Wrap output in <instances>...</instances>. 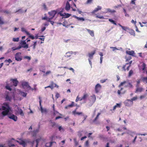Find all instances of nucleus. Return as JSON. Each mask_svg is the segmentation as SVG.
<instances>
[{
    "label": "nucleus",
    "mask_w": 147,
    "mask_h": 147,
    "mask_svg": "<svg viewBox=\"0 0 147 147\" xmlns=\"http://www.w3.org/2000/svg\"><path fill=\"white\" fill-rule=\"evenodd\" d=\"M40 138H38L35 141L36 143V147H38V143L40 141Z\"/></svg>",
    "instance_id": "42"
},
{
    "label": "nucleus",
    "mask_w": 147,
    "mask_h": 147,
    "mask_svg": "<svg viewBox=\"0 0 147 147\" xmlns=\"http://www.w3.org/2000/svg\"><path fill=\"white\" fill-rule=\"evenodd\" d=\"M22 53L21 52L17 53L15 55V60L17 61H21L22 59V57L21 55Z\"/></svg>",
    "instance_id": "2"
},
{
    "label": "nucleus",
    "mask_w": 147,
    "mask_h": 147,
    "mask_svg": "<svg viewBox=\"0 0 147 147\" xmlns=\"http://www.w3.org/2000/svg\"><path fill=\"white\" fill-rule=\"evenodd\" d=\"M95 53V51H92L91 53H88V55L89 59H93V56Z\"/></svg>",
    "instance_id": "12"
},
{
    "label": "nucleus",
    "mask_w": 147,
    "mask_h": 147,
    "mask_svg": "<svg viewBox=\"0 0 147 147\" xmlns=\"http://www.w3.org/2000/svg\"><path fill=\"white\" fill-rule=\"evenodd\" d=\"M51 73V71H47L45 74H43V76H46L48 75L49 74Z\"/></svg>",
    "instance_id": "50"
},
{
    "label": "nucleus",
    "mask_w": 147,
    "mask_h": 147,
    "mask_svg": "<svg viewBox=\"0 0 147 147\" xmlns=\"http://www.w3.org/2000/svg\"><path fill=\"white\" fill-rule=\"evenodd\" d=\"M101 87V86L99 84H97L95 86V90L96 93L99 92Z\"/></svg>",
    "instance_id": "7"
},
{
    "label": "nucleus",
    "mask_w": 147,
    "mask_h": 147,
    "mask_svg": "<svg viewBox=\"0 0 147 147\" xmlns=\"http://www.w3.org/2000/svg\"><path fill=\"white\" fill-rule=\"evenodd\" d=\"M33 44L32 45H30V47H32L33 49H35L36 46L37 45V41H36L35 42H33Z\"/></svg>",
    "instance_id": "26"
},
{
    "label": "nucleus",
    "mask_w": 147,
    "mask_h": 147,
    "mask_svg": "<svg viewBox=\"0 0 147 147\" xmlns=\"http://www.w3.org/2000/svg\"><path fill=\"white\" fill-rule=\"evenodd\" d=\"M91 97L90 100L91 102H92L93 103H94L96 99L95 95L93 94L91 96Z\"/></svg>",
    "instance_id": "17"
},
{
    "label": "nucleus",
    "mask_w": 147,
    "mask_h": 147,
    "mask_svg": "<svg viewBox=\"0 0 147 147\" xmlns=\"http://www.w3.org/2000/svg\"><path fill=\"white\" fill-rule=\"evenodd\" d=\"M123 11L125 13V16L126 17H129V15L127 13L126 10L124 8H123Z\"/></svg>",
    "instance_id": "41"
},
{
    "label": "nucleus",
    "mask_w": 147,
    "mask_h": 147,
    "mask_svg": "<svg viewBox=\"0 0 147 147\" xmlns=\"http://www.w3.org/2000/svg\"><path fill=\"white\" fill-rule=\"evenodd\" d=\"M50 88L51 89H53V86H52V85L51 84V85L47 87H45V88L46 89L47 88Z\"/></svg>",
    "instance_id": "60"
},
{
    "label": "nucleus",
    "mask_w": 147,
    "mask_h": 147,
    "mask_svg": "<svg viewBox=\"0 0 147 147\" xmlns=\"http://www.w3.org/2000/svg\"><path fill=\"white\" fill-rule=\"evenodd\" d=\"M118 25L121 27L122 29L125 31H126L127 30H129V28L126 26H124L121 25L119 23Z\"/></svg>",
    "instance_id": "21"
},
{
    "label": "nucleus",
    "mask_w": 147,
    "mask_h": 147,
    "mask_svg": "<svg viewBox=\"0 0 147 147\" xmlns=\"http://www.w3.org/2000/svg\"><path fill=\"white\" fill-rule=\"evenodd\" d=\"M37 134V132H36L35 130H34L32 132V134L33 136H36V135Z\"/></svg>",
    "instance_id": "48"
},
{
    "label": "nucleus",
    "mask_w": 147,
    "mask_h": 147,
    "mask_svg": "<svg viewBox=\"0 0 147 147\" xmlns=\"http://www.w3.org/2000/svg\"><path fill=\"white\" fill-rule=\"evenodd\" d=\"M22 85L23 87L24 88V87L27 88L28 86V83L27 82H23L22 83Z\"/></svg>",
    "instance_id": "22"
},
{
    "label": "nucleus",
    "mask_w": 147,
    "mask_h": 147,
    "mask_svg": "<svg viewBox=\"0 0 147 147\" xmlns=\"http://www.w3.org/2000/svg\"><path fill=\"white\" fill-rule=\"evenodd\" d=\"M27 35L28 36L29 38H31L32 40L35 38V37L33 35L30 34L29 32V34Z\"/></svg>",
    "instance_id": "45"
},
{
    "label": "nucleus",
    "mask_w": 147,
    "mask_h": 147,
    "mask_svg": "<svg viewBox=\"0 0 147 147\" xmlns=\"http://www.w3.org/2000/svg\"><path fill=\"white\" fill-rule=\"evenodd\" d=\"M19 94L24 97H26L27 94V93L21 91L20 92Z\"/></svg>",
    "instance_id": "28"
},
{
    "label": "nucleus",
    "mask_w": 147,
    "mask_h": 147,
    "mask_svg": "<svg viewBox=\"0 0 147 147\" xmlns=\"http://www.w3.org/2000/svg\"><path fill=\"white\" fill-rule=\"evenodd\" d=\"M21 31L23 32H25L26 34H29V32L26 30L24 28H21Z\"/></svg>",
    "instance_id": "37"
},
{
    "label": "nucleus",
    "mask_w": 147,
    "mask_h": 147,
    "mask_svg": "<svg viewBox=\"0 0 147 147\" xmlns=\"http://www.w3.org/2000/svg\"><path fill=\"white\" fill-rule=\"evenodd\" d=\"M53 114L54 115H60L61 116H62V114L59 113L57 111L54 110L53 111Z\"/></svg>",
    "instance_id": "27"
},
{
    "label": "nucleus",
    "mask_w": 147,
    "mask_h": 147,
    "mask_svg": "<svg viewBox=\"0 0 147 147\" xmlns=\"http://www.w3.org/2000/svg\"><path fill=\"white\" fill-rule=\"evenodd\" d=\"M52 144V142H50L49 143H47L46 144V147H51Z\"/></svg>",
    "instance_id": "39"
},
{
    "label": "nucleus",
    "mask_w": 147,
    "mask_h": 147,
    "mask_svg": "<svg viewBox=\"0 0 147 147\" xmlns=\"http://www.w3.org/2000/svg\"><path fill=\"white\" fill-rule=\"evenodd\" d=\"M4 20L3 17H0V25L4 24Z\"/></svg>",
    "instance_id": "36"
},
{
    "label": "nucleus",
    "mask_w": 147,
    "mask_h": 147,
    "mask_svg": "<svg viewBox=\"0 0 147 147\" xmlns=\"http://www.w3.org/2000/svg\"><path fill=\"white\" fill-rule=\"evenodd\" d=\"M106 10H107V11L105 12H104L105 13H107V12H110L111 13H113L115 12V11L114 10H111L109 8H107L106 9Z\"/></svg>",
    "instance_id": "19"
},
{
    "label": "nucleus",
    "mask_w": 147,
    "mask_h": 147,
    "mask_svg": "<svg viewBox=\"0 0 147 147\" xmlns=\"http://www.w3.org/2000/svg\"><path fill=\"white\" fill-rule=\"evenodd\" d=\"M141 79L144 82L147 83V77H142L141 78Z\"/></svg>",
    "instance_id": "30"
},
{
    "label": "nucleus",
    "mask_w": 147,
    "mask_h": 147,
    "mask_svg": "<svg viewBox=\"0 0 147 147\" xmlns=\"http://www.w3.org/2000/svg\"><path fill=\"white\" fill-rule=\"evenodd\" d=\"M72 113L74 115H75V114H77L78 115H82V112H76V111H73L72 112Z\"/></svg>",
    "instance_id": "35"
},
{
    "label": "nucleus",
    "mask_w": 147,
    "mask_h": 147,
    "mask_svg": "<svg viewBox=\"0 0 147 147\" xmlns=\"http://www.w3.org/2000/svg\"><path fill=\"white\" fill-rule=\"evenodd\" d=\"M19 38H13L12 39V40L14 42H18L19 41Z\"/></svg>",
    "instance_id": "47"
},
{
    "label": "nucleus",
    "mask_w": 147,
    "mask_h": 147,
    "mask_svg": "<svg viewBox=\"0 0 147 147\" xmlns=\"http://www.w3.org/2000/svg\"><path fill=\"white\" fill-rule=\"evenodd\" d=\"M96 17L98 18H99L101 19H105V18L103 16H100L99 15H97L96 16Z\"/></svg>",
    "instance_id": "55"
},
{
    "label": "nucleus",
    "mask_w": 147,
    "mask_h": 147,
    "mask_svg": "<svg viewBox=\"0 0 147 147\" xmlns=\"http://www.w3.org/2000/svg\"><path fill=\"white\" fill-rule=\"evenodd\" d=\"M5 99L6 100L10 101L11 100V98L7 95L6 96Z\"/></svg>",
    "instance_id": "44"
},
{
    "label": "nucleus",
    "mask_w": 147,
    "mask_h": 147,
    "mask_svg": "<svg viewBox=\"0 0 147 147\" xmlns=\"http://www.w3.org/2000/svg\"><path fill=\"white\" fill-rule=\"evenodd\" d=\"M5 63H8V64H6L7 65H9V63L12 62V61L10 59H8V60H6L5 61Z\"/></svg>",
    "instance_id": "32"
},
{
    "label": "nucleus",
    "mask_w": 147,
    "mask_h": 147,
    "mask_svg": "<svg viewBox=\"0 0 147 147\" xmlns=\"http://www.w3.org/2000/svg\"><path fill=\"white\" fill-rule=\"evenodd\" d=\"M137 99V96H136L131 98V99H130V100L131 102H133V101L135 100H136Z\"/></svg>",
    "instance_id": "49"
},
{
    "label": "nucleus",
    "mask_w": 147,
    "mask_h": 147,
    "mask_svg": "<svg viewBox=\"0 0 147 147\" xmlns=\"http://www.w3.org/2000/svg\"><path fill=\"white\" fill-rule=\"evenodd\" d=\"M109 21L112 23V24H114L115 25H117V24L114 21V20H113L112 19H109Z\"/></svg>",
    "instance_id": "38"
},
{
    "label": "nucleus",
    "mask_w": 147,
    "mask_h": 147,
    "mask_svg": "<svg viewBox=\"0 0 147 147\" xmlns=\"http://www.w3.org/2000/svg\"><path fill=\"white\" fill-rule=\"evenodd\" d=\"M5 88L9 90V91L11 90L12 89L10 88V87L9 86L7 85L6 86Z\"/></svg>",
    "instance_id": "57"
},
{
    "label": "nucleus",
    "mask_w": 147,
    "mask_h": 147,
    "mask_svg": "<svg viewBox=\"0 0 147 147\" xmlns=\"http://www.w3.org/2000/svg\"><path fill=\"white\" fill-rule=\"evenodd\" d=\"M72 51L67 52L65 54V57H70L72 55Z\"/></svg>",
    "instance_id": "24"
},
{
    "label": "nucleus",
    "mask_w": 147,
    "mask_h": 147,
    "mask_svg": "<svg viewBox=\"0 0 147 147\" xmlns=\"http://www.w3.org/2000/svg\"><path fill=\"white\" fill-rule=\"evenodd\" d=\"M133 103V102H131L130 99H127L124 102L125 106L128 107H130L132 105Z\"/></svg>",
    "instance_id": "6"
},
{
    "label": "nucleus",
    "mask_w": 147,
    "mask_h": 147,
    "mask_svg": "<svg viewBox=\"0 0 147 147\" xmlns=\"http://www.w3.org/2000/svg\"><path fill=\"white\" fill-rule=\"evenodd\" d=\"M24 58L25 59H28L29 61L31 59L30 57L28 56H25L24 57Z\"/></svg>",
    "instance_id": "53"
},
{
    "label": "nucleus",
    "mask_w": 147,
    "mask_h": 147,
    "mask_svg": "<svg viewBox=\"0 0 147 147\" xmlns=\"http://www.w3.org/2000/svg\"><path fill=\"white\" fill-rule=\"evenodd\" d=\"M57 12L55 10L52 11L51 12H49L48 13L49 15L50 16H53V17H54L55 15L56 14Z\"/></svg>",
    "instance_id": "10"
},
{
    "label": "nucleus",
    "mask_w": 147,
    "mask_h": 147,
    "mask_svg": "<svg viewBox=\"0 0 147 147\" xmlns=\"http://www.w3.org/2000/svg\"><path fill=\"white\" fill-rule=\"evenodd\" d=\"M18 110L20 114L22 116H23L24 115V113L22 109L18 108Z\"/></svg>",
    "instance_id": "33"
},
{
    "label": "nucleus",
    "mask_w": 147,
    "mask_h": 147,
    "mask_svg": "<svg viewBox=\"0 0 147 147\" xmlns=\"http://www.w3.org/2000/svg\"><path fill=\"white\" fill-rule=\"evenodd\" d=\"M71 16V14H69L68 13H66V15H65V17H63L62 18H67Z\"/></svg>",
    "instance_id": "46"
},
{
    "label": "nucleus",
    "mask_w": 147,
    "mask_h": 147,
    "mask_svg": "<svg viewBox=\"0 0 147 147\" xmlns=\"http://www.w3.org/2000/svg\"><path fill=\"white\" fill-rule=\"evenodd\" d=\"M22 48H23L25 49H27L28 47V44H26L25 45H22Z\"/></svg>",
    "instance_id": "54"
},
{
    "label": "nucleus",
    "mask_w": 147,
    "mask_h": 147,
    "mask_svg": "<svg viewBox=\"0 0 147 147\" xmlns=\"http://www.w3.org/2000/svg\"><path fill=\"white\" fill-rule=\"evenodd\" d=\"M86 30L88 32V33L90 34L92 37H93L94 36V32L93 30H91L90 29H88L86 28L85 29V30Z\"/></svg>",
    "instance_id": "9"
},
{
    "label": "nucleus",
    "mask_w": 147,
    "mask_h": 147,
    "mask_svg": "<svg viewBox=\"0 0 147 147\" xmlns=\"http://www.w3.org/2000/svg\"><path fill=\"white\" fill-rule=\"evenodd\" d=\"M59 96H60L59 94L57 92L56 93V95H55V97L57 99V98H58L59 97Z\"/></svg>",
    "instance_id": "64"
},
{
    "label": "nucleus",
    "mask_w": 147,
    "mask_h": 147,
    "mask_svg": "<svg viewBox=\"0 0 147 147\" xmlns=\"http://www.w3.org/2000/svg\"><path fill=\"white\" fill-rule=\"evenodd\" d=\"M20 44L21 45H22L27 44L25 40H21L20 42Z\"/></svg>",
    "instance_id": "40"
},
{
    "label": "nucleus",
    "mask_w": 147,
    "mask_h": 147,
    "mask_svg": "<svg viewBox=\"0 0 147 147\" xmlns=\"http://www.w3.org/2000/svg\"><path fill=\"white\" fill-rule=\"evenodd\" d=\"M88 96L87 94H84L83 96L81 97L80 100H85L88 97Z\"/></svg>",
    "instance_id": "20"
},
{
    "label": "nucleus",
    "mask_w": 147,
    "mask_h": 147,
    "mask_svg": "<svg viewBox=\"0 0 147 147\" xmlns=\"http://www.w3.org/2000/svg\"><path fill=\"white\" fill-rule=\"evenodd\" d=\"M51 125L54 128L57 127L58 126V124L55 123L54 122H52L51 121H50Z\"/></svg>",
    "instance_id": "18"
},
{
    "label": "nucleus",
    "mask_w": 147,
    "mask_h": 147,
    "mask_svg": "<svg viewBox=\"0 0 147 147\" xmlns=\"http://www.w3.org/2000/svg\"><path fill=\"white\" fill-rule=\"evenodd\" d=\"M39 105L40 107V110L41 112V113H47V109L46 108H43L41 105L42 100L40 97H39Z\"/></svg>",
    "instance_id": "4"
},
{
    "label": "nucleus",
    "mask_w": 147,
    "mask_h": 147,
    "mask_svg": "<svg viewBox=\"0 0 147 147\" xmlns=\"http://www.w3.org/2000/svg\"><path fill=\"white\" fill-rule=\"evenodd\" d=\"M65 8V9L67 11L69 10L70 9V6L68 1H67L66 2Z\"/></svg>",
    "instance_id": "13"
},
{
    "label": "nucleus",
    "mask_w": 147,
    "mask_h": 147,
    "mask_svg": "<svg viewBox=\"0 0 147 147\" xmlns=\"http://www.w3.org/2000/svg\"><path fill=\"white\" fill-rule=\"evenodd\" d=\"M141 79H138L137 81V84L136 85V87H139V84L140 82Z\"/></svg>",
    "instance_id": "43"
},
{
    "label": "nucleus",
    "mask_w": 147,
    "mask_h": 147,
    "mask_svg": "<svg viewBox=\"0 0 147 147\" xmlns=\"http://www.w3.org/2000/svg\"><path fill=\"white\" fill-rule=\"evenodd\" d=\"M100 113H98L96 117L93 120V122L96 124H97L98 122L97 121V120L98 119V117L100 115Z\"/></svg>",
    "instance_id": "16"
},
{
    "label": "nucleus",
    "mask_w": 147,
    "mask_h": 147,
    "mask_svg": "<svg viewBox=\"0 0 147 147\" xmlns=\"http://www.w3.org/2000/svg\"><path fill=\"white\" fill-rule=\"evenodd\" d=\"M10 80L13 83V85L14 86H17L18 84V81L17 80V79H11Z\"/></svg>",
    "instance_id": "8"
},
{
    "label": "nucleus",
    "mask_w": 147,
    "mask_h": 147,
    "mask_svg": "<svg viewBox=\"0 0 147 147\" xmlns=\"http://www.w3.org/2000/svg\"><path fill=\"white\" fill-rule=\"evenodd\" d=\"M125 84H126L125 86L126 87H129L131 88H132L133 87V85L131 83L126 81H124L121 82L119 85V87H120Z\"/></svg>",
    "instance_id": "3"
},
{
    "label": "nucleus",
    "mask_w": 147,
    "mask_h": 147,
    "mask_svg": "<svg viewBox=\"0 0 147 147\" xmlns=\"http://www.w3.org/2000/svg\"><path fill=\"white\" fill-rule=\"evenodd\" d=\"M73 17L77 19L78 21H84L85 20L84 18L83 17H79L75 15H73Z\"/></svg>",
    "instance_id": "15"
},
{
    "label": "nucleus",
    "mask_w": 147,
    "mask_h": 147,
    "mask_svg": "<svg viewBox=\"0 0 147 147\" xmlns=\"http://www.w3.org/2000/svg\"><path fill=\"white\" fill-rule=\"evenodd\" d=\"M81 98V97L79 98V97L78 96L76 98V102H77L78 100L81 101L82 100H80V98Z\"/></svg>",
    "instance_id": "63"
},
{
    "label": "nucleus",
    "mask_w": 147,
    "mask_h": 147,
    "mask_svg": "<svg viewBox=\"0 0 147 147\" xmlns=\"http://www.w3.org/2000/svg\"><path fill=\"white\" fill-rule=\"evenodd\" d=\"M133 73V71L132 70H130L128 76H131L132 75Z\"/></svg>",
    "instance_id": "51"
},
{
    "label": "nucleus",
    "mask_w": 147,
    "mask_h": 147,
    "mask_svg": "<svg viewBox=\"0 0 147 147\" xmlns=\"http://www.w3.org/2000/svg\"><path fill=\"white\" fill-rule=\"evenodd\" d=\"M19 12L20 13H22L23 12L22 9H19L18 10L16 11V12H15V13L18 12Z\"/></svg>",
    "instance_id": "61"
},
{
    "label": "nucleus",
    "mask_w": 147,
    "mask_h": 147,
    "mask_svg": "<svg viewBox=\"0 0 147 147\" xmlns=\"http://www.w3.org/2000/svg\"><path fill=\"white\" fill-rule=\"evenodd\" d=\"M51 85H52V86H53V88L54 87H56L57 88H58L59 86L58 85H57L55 83L53 82H51Z\"/></svg>",
    "instance_id": "34"
},
{
    "label": "nucleus",
    "mask_w": 147,
    "mask_h": 147,
    "mask_svg": "<svg viewBox=\"0 0 147 147\" xmlns=\"http://www.w3.org/2000/svg\"><path fill=\"white\" fill-rule=\"evenodd\" d=\"M122 89L123 88H121L120 90H118L117 93L119 95H120L121 94H123L124 93H123L122 92H121V91L122 90Z\"/></svg>",
    "instance_id": "58"
},
{
    "label": "nucleus",
    "mask_w": 147,
    "mask_h": 147,
    "mask_svg": "<svg viewBox=\"0 0 147 147\" xmlns=\"http://www.w3.org/2000/svg\"><path fill=\"white\" fill-rule=\"evenodd\" d=\"M74 102H72L71 103V104L68 105V107H73L74 106Z\"/></svg>",
    "instance_id": "62"
},
{
    "label": "nucleus",
    "mask_w": 147,
    "mask_h": 147,
    "mask_svg": "<svg viewBox=\"0 0 147 147\" xmlns=\"http://www.w3.org/2000/svg\"><path fill=\"white\" fill-rule=\"evenodd\" d=\"M129 33L131 34V35H132L133 36H135V35L134 31L132 29H129Z\"/></svg>",
    "instance_id": "25"
},
{
    "label": "nucleus",
    "mask_w": 147,
    "mask_h": 147,
    "mask_svg": "<svg viewBox=\"0 0 147 147\" xmlns=\"http://www.w3.org/2000/svg\"><path fill=\"white\" fill-rule=\"evenodd\" d=\"M51 5L50 2H48L47 5L45 3H43L42 5V9L45 11H47L48 7H50Z\"/></svg>",
    "instance_id": "5"
},
{
    "label": "nucleus",
    "mask_w": 147,
    "mask_h": 147,
    "mask_svg": "<svg viewBox=\"0 0 147 147\" xmlns=\"http://www.w3.org/2000/svg\"><path fill=\"white\" fill-rule=\"evenodd\" d=\"M126 53L127 54L129 55L134 56V52L133 51H127Z\"/></svg>",
    "instance_id": "23"
},
{
    "label": "nucleus",
    "mask_w": 147,
    "mask_h": 147,
    "mask_svg": "<svg viewBox=\"0 0 147 147\" xmlns=\"http://www.w3.org/2000/svg\"><path fill=\"white\" fill-rule=\"evenodd\" d=\"M85 147H88L89 146V142L88 141H87L85 144Z\"/></svg>",
    "instance_id": "59"
},
{
    "label": "nucleus",
    "mask_w": 147,
    "mask_h": 147,
    "mask_svg": "<svg viewBox=\"0 0 147 147\" xmlns=\"http://www.w3.org/2000/svg\"><path fill=\"white\" fill-rule=\"evenodd\" d=\"M92 59H89V58L88 59V61H89V64H90V67H91V68H92V61H91V60H92Z\"/></svg>",
    "instance_id": "52"
},
{
    "label": "nucleus",
    "mask_w": 147,
    "mask_h": 147,
    "mask_svg": "<svg viewBox=\"0 0 147 147\" xmlns=\"http://www.w3.org/2000/svg\"><path fill=\"white\" fill-rule=\"evenodd\" d=\"M110 48L111 49H112V51H114L116 50H120V49H122V48L121 47L119 49H118L115 47H110Z\"/></svg>",
    "instance_id": "31"
},
{
    "label": "nucleus",
    "mask_w": 147,
    "mask_h": 147,
    "mask_svg": "<svg viewBox=\"0 0 147 147\" xmlns=\"http://www.w3.org/2000/svg\"><path fill=\"white\" fill-rule=\"evenodd\" d=\"M59 14H60V16H64V17H65V15H66V13H62L60 11L59 13Z\"/></svg>",
    "instance_id": "56"
},
{
    "label": "nucleus",
    "mask_w": 147,
    "mask_h": 147,
    "mask_svg": "<svg viewBox=\"0 0 147 147\" xmlns=\"http://www.w3.org/2000/svg\"><path fill=\"white\" fill-rule=\"evenodd\" d=\"M102 9V7L99 6H98L97 7L95 8L91 12V13L93 14L95 12H97L98 10H101Z\"/></svg>",
    "instance_id": "11"
},
{
    "label": "nucleus",
    "mask_w": 147,
    "mask_h": 147,
    "mask_svg": "<svg viewBox=\"0 0 147 147\" xmlns=\"http://www.w3.org/2000/svg\"><path fill=\"white\" fill-rule=\"evenodd\" d=\"M142 71H144L143 72L144 73V71H145V70L146 67V64L144 63H143L142 64Z\"/></svg>",
    "instance_id": "29"
},
{
    "label": "nucleus",
    "mask_w": 147,
    "mask_h": 147,
    "mask_svg": "<svg viewBox=\"0 0 147 147\" xmlns=\"http://www.w3.org/2000/svg\"><path fill=\"white\" fill-rule=\"evenodd\" d=\"M144 90V88L142 87H136V88L135 92V93H138V92H141Z\"/></svg>",
    "instance_id": "14"
},
{
    "label": "nucleus",
    "mask_w": 147,
    "mask_h": 147,
    "mask_svg": "<svg viewBox=\"0 0 147 147\" xmlns=\"http://www.w3.org/2000/svg\"><path fill=\"white\" fill-rule=\"evenodd\" d=\"M16 142L22 145L23 147H26L27 143H29L32 145V147H33V145L34 144L35 141H31L30 139H28L26 140V141L20 139L19 140H16Z\"/></svg>",
    "instance_id": "1"
}]
</instances>
